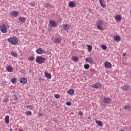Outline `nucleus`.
I'll return each instance as SVG.
<instances>
[{
  "label": "nucleus",
  "mask_w": 131,
  "mask_h": 131,
  "mask_svg": "<svg viewBox=\"0 0 131 131\" xmlns=\"http://www.w3.org/2000/svg\"><path fill=\"white\" fill-rule=\"evenodd\" d=\"M48 25L50 27L48 28L49 31H52V28H53V27H57L58 24L55 21L51 20H50Z\"/></svg>",
  "instance_id": "1"
},
{
  "label": "nucleus",
  "mask_w": 131,
  "mask_h": 131,
  "mask_svg": "<svg viewBox=\"0 0 131 131\" xmlns=\"http://www.w3.org/2000/svg\"><path fill=\"white\" fill-rule=\"evenodd\" d=\"M8 41L12 45H18V40L16 37H12L8 39Z\"/></svg>",
  "instance_id": "2"
},
{
  "label": "nucleus",
  "mask_w": 131,
  "mask_h": 131,
  "mask_svg": "<svg viewBox=\"0 0 131 131\" xmlns=\"http://www.w3.org/2000/svg\"><path fill=\"white\" fill-rule=\"evenodd\" d=\"M46 60V59L42 57V56H37L36 59V62L38 64H43L45 63V61Z\"/></svg>",
  "instance_id": "3"
},
{
  "label": "nucleus",
  "mask_w": 131,
  "mask_h": 131,
  "mask_svg": "<svg viewBox=\"0 0 131 131\" xmlns=\"http://www.w3.org/2000/svg\"><path fill=\"white\" fill-rule=\"evenodd\" d=\"M104 22L102 20H98L96 23L97 28L98 30H104V28L102 27Z\"/></svg>",
  "instance_id": "4"
},
{
  "label": "nucleus",
  "mask_w": 131,
  "mask_h": 131,
  "mask_svg": "<svg viewBox=\"0 0 131 131\" xmlns=\"http://www.w3.org/2000/svg\"><path fill=\"white\" fill-rule=\"evenodd\" d=\"M0 30L3 33H7V32H8V29L5 25L0 27Z\"/></svg>",
  "instance_id": "5"
},
{
  "label": "nucleus",
  "mask_w": 131,
  "mask_h": 131,
  "mask_svg": "<svg viewBox=\"0 0 131 131\" xmlns=\"http://www.w3.org/2000/svg\"><path fill=\"white\" fill-rule=\"evenodd\" d=\"M36 52L38 55H42V54H45L46 51H45V50L42 49V48L40 47L37 49Z\"/></svg>",
  "instance_id": "6"
},
{
  "label": "nucleus",
  "mask_w": 131,
  "mask_h": 131,
  "mask_svg": "<svg viewBox=\"0 0 131 131\" xmlns=\"http://www.w3.org/2000/svg\"><path fill=\"white\" fill-rule=\"evenodd\" d=\"M92 88H95V89H100L102 88V84L101 83H96L91 85Z\"/></svg>",
  "instance_id": "7"
},
{
  "label": "nucleus",
  "mask_w": 131,
  "mask_h": 131,
  "mask_svg": "<svg viewBox=\"0 0 131 131\" xmlns=\"http://www.w3.org/2000/svg\"><path fill=\"white\" fill-rule=\"evenodd\" d=\"M115 20L117 22H121V20H122V17H121V15H117L116 16H115Z\"/></svg>",
  "instance_id": "8"
},
{
  "label": "nucleus",
  "mask_w": 131,
  "mask_h": 131,
  "mask_svg": "<svg viewBox=\"0 0 131 131\" xmlns=\"http://www.w3.org/2000/svg\"><path fill=\"white\" fill-rule=\"evenodd\" d=\"M85 61L86 63H89V64H93L94 63V60H93V58L91 57H89L86 58Z\"/></svg>",
  "instance_id": "9"
},
{
  "label": "nucleus",
  "mask_w": 131,
  "mask_h": 131,
  "mask_svg": "<svg viewBox=\"0 0 131 131\" xmlns=\"http://www.w3.org/2000/svg\"><path fill=\"white\" fill-rule=\"evenodd\" d=\"M19 81L20 83H22L23 84H26V83H27V79L25 77H22L20 78Z\"/></svg>",
  "instance_id": "10"
},
{
  "label": "nucleus",
  "mask_w": 131,
  "mask_h": 131,
  "mask_svg": "<svg viewBox=\"0 0 131 131\" xmlns=\"http://www.w3.org/2000/svg\"><path fill=\"white\" fill-rule=\"evenodd\" d=\"M11 16H12V17H18V16H19V12L17 11H12Z\"/></svg>",
  "instance_id": "11"
},
{
  "label": "nucleus",
  "mask_w": 131,
  "mask_h": 131,
  "mask_svg": "<svg viewBox=\"0 0 131 131\" xmlns=\"http://www.w3.org/2000/svg\"><path fill=\"white\" fill-rule=\"evenodd\" d=\"M71 26L68 24H65L63 25V28L64 30H69L70 29Z\"/></svg>",
  "instance_id": "12"
},
{
  "label": "nucleus",
  "mask_w": 131,
  "mask_h": 131,
  "mask_svg": "<svg viewBox=\"0 0 131 131\" xmlns=\"http://www.w3.org/2000/svg\"><path fill=\"white\" fill-rule=\"evenodd\" d=\"M61 41H62V39H61V38L57 37L54 39V43H60Z\"/></svg>",
  "instance_id": "13"
},
{
  "label": "nucleus",
  "mask_w": 131,
  "mask_h": 131,
  "mask_svg": "<svg viewBox=\"0 0 131 131\" xmlns=\"http://www.w3.org/2000/svg\"><path fill=\"white\" fill-rule=\"evenodd\" d=\"M103 102L105 103V104H109V103L111 102V99L108 97H105L103 99Z\"/></svg>",
  "instance_id": "14"
},
{
  "label": "nucleus",
  "mask_w": 131,
  "mask_h": 131,
  "mask_svg": "<svg viewBox=\"0 0 131 131\" xmlns=\"http://www.w3.org/2000/svg\"><path fill=\"white\" fill-rule=\"evenodd\" d=\"M44 75L46 78H48V79H51L52 78V75H51V74L45 72L44 73Z\"/></svg>",
  "instance_id": "15"
},
{
  "label": "nucleus",
  "mask_w": 131,
  "mask_h": 131,
  "mask_svg": "<svg viewBox=\"0 0 131 131\" xmlns=\"http://www.w3.org/2000/svg\"><path fill=\"white\" fill-rule=\"evenodd\" d=\"M99 3L102 8H106V4H105V0H99Z\"/></svg>",
  "instance_id": "16"
},
{
  "label": "nucleus",
  "mask_w": 131,
  "mask_h": 131,
  "mask_svg": "<svg viewBox=\"0 0 131 131\" xmlns=\"http://www.w3.org/2000/svg\"><path fill=\"white\" fill-rule=\"evenodd\" d=\"M68 6L70 8H74L75 7V2L73 1H70L68 4Z\"/></svg>",
  "instance_id": "17"
},
{
  "label": "nucleus",
  "mask_w": 131,
  "mask_h": 131,
  "mask_svg": "<svg viewBox=\"0 0 131 131\" xmlns=\"http://www.w3.org/2000/svg\"><path fill=\"white\" fill-rule=\"evenodd\" d=\"M18 20L19 22L21 23H25V21H26V18L25 17H19L18 18Z\"/></svg>",
  "instance_id": "18"
},
{
  "label": "nucleus",
  "mask_w": 131,
  "mask_h": 131,
  "mask_svg": "<svg viewBox=\"0 0 131 131\" xmlns=\"http://www.w3.org/2000/svg\"><path fill=\"white\" fill-rule=\"evenodd\" d=\"M6 70L8 71V72H12V71H13V67L11 66H8L6 67Z\"/></svg>",
  "instance_id": "19"
},
{
  "label": "nucleus",
  "mask_w": 131,
  "mask_h": 131,
  "mask_svg": "<svg viewBox=\"0 0 131 131\" xmlns=\"http://www.w3.org/2000/svg\"><path fill=\"white\" fill-rule=\"evenodd\" d=\"M114 39L115 41H120L121 38L119 36L116 35L114 37Z\"/></svg>",
  "instance_id": "20"
},
{
  "label": "nucleus",
  "mask_w": 131,
  "mask_h": 131,
  "mask_svg": "<svg viewBox=\"0 0 131 131\" xmlns=\"http://www.w3.org/2000/svg\"><path fill=\"white\" fill-rule=\"evenodd\" d=\"M104 66H105V68L109 69V68H110V67H111V63H110V62H109L108 61L105 62L104 63Z\"/></svg>",
  "instance_id": "21"
},
{
  "label": "nucleus",
  "mask_w": 131,
  "mask_h": 131,
  "mask_svg": "<svg viewBox=\"0 0 131 131\" xmlns=\"http://www.w3.org/2000/svg\"><path fill=\"white\" fill-rule=\"evenodd\" d=\"M72 61H73V62H76V63H77V62L79 61V58L76 56H73L72 57Z\"/></svg>",
  "instance_id": "22"
},
{
  "label": "nucleus",
  "mask_w": 131,
  "mask_h": 131,
  "mask_svg": "<svg viewBox=\"0 0 131 131\" xmlns=\"http://www.w3.org/2000/svg\"><path fill=\"white\" fill-rule=\"evenodd\" d=\"M9 120H10V117L9 116V115H6L5 117V123H6V124L9 123Z\"/></svg>",
  "instance_id": "23"
},
{
  "label": "nucleus",
  "mask_w": 131,
  "mask_h": 131,
  "mask_svg": "<svg viewBox=\"0 0 131 131\" xmlns=\"http://www.w3.org/2000/svg\"><path fill=\"white\" fill-rule=\"evenodd\" d=\"M67 93L69 95H73L74 94V90L72 89H69L68 90Z\"/></svg>",
  "instance_id": "24"
},
{
  "label": "nucleus",
  "mask_w": 131,
  "mask_h": 131,
  "mask_svg": "<svg viewBox=\"0 0 131 131\" xmlns=\"http://www.w3.org/2000/svg\"><path fill=\"white\" fill-rule=\"evenodd\" d=\"M11 54L13 57H14L15 58H18V53L13 51L11 52Z\"/></svg>",
  "instance_id": "25"
},
{
  "label": "nucleus",
  "mask_w": 131,
  "mask_h": 131,
  "mask_svg": "<svg viewBox=\"0 0 131 131\" xmlns=\"http://www.w3.org/2000/svg\"><path fill=\"white\" fill-rule=\"evenodd\" d=\"M96 123L99 125V126H103V123L101 121L96 120Z\"/></svg>",
  "instance_id": "26"
},
{
  "label": "nucleus",
  "mask_w": 131,
  "mask_h": 131,
  "mask_svg": "<svg viewBox=\"0 0 131 131\" xmlns=\"http://www.w3.org/2000/svg\"><path fill=\"white\" fill-rule=\"evenodd\" d=\"M11 82H12V83H14L15 84H17V78H13L11 79Z\"/></svg>",
  "instance_id": "27"
},
{
  "label": "nucleus",
  "mask_w": 131,
  "mask_h": 131,
  "mask_svg": "<svg viewBox=\"0 0 131 131\" xmlns=\"http://www.w3.org/2000/svg\"><path fill=\"white\" fill-rule=\"evenodd\" d=\"M122 89H123V90H124V91H128V90H129V86L124 85L122 87Z\"/></svg>",
  "instance_id": "28"
},
{
  "label": "nucleus",
  "mask_w": 131,
  "mask_h": 131,
  "mask_svg": "<svg viewBox=\"0 0 131 131\" xmlns=\"http://www.w3.org/2000/svg\"><path fill=\"white\" fill-rule=\"evenodd\" d=\"M87 48H88V52H91L92 51V49H93V47H92V45H87Z\"/></svg>",
  "instance_id": "29"
},
{
  "label": "nucleus",
  "mask_w": 131,
  "mask_h": 131,
  "mask_svg": "<svg viewBox=\"0 0 131 131\" xmlns=\"http://www.w3.org/2000/svg\"><path fill=\"white\" fill-rule=\"evenodd\" d=\"M124 110H127L128 111H129L130 110V106L128 105H125L124 107Z\"/></svg>",
  "instance_id": "30"
},
{
  "label": "nucleus",
  "mask_w": 131,
  "mask_h": 131,
  "mask_svg": "<svg viewBox=\"0 0 131 131\" xmlns=\"http://www.w3.org/2000/svg\"><path fill=\"white\" fill-rule=\"evenodd\" d=\"M26 115L30 116L32 114V113L30 111H27L25 112Z\"/></svg>",
  "instance_id": "31"
},
{
  "label": "nucleus",
  "mask_w": 131,
  "mask_h": 131,
  "mask_svg": "<svg viewBox=\"0 0 131 131\" xmlns=\"http://www.w3.org/2000/svg\"><path fill=\"white\" fill-rule=\"evenodd\" d=\"M33 60H34V56H31L28 59V60L30 61V62H33Z\"/></svg>",
  "instance_id": "32"
},
{
  "label": "nucleus",
  "mask_w": 131,
  "mask_h": 131,
  "mask_svg": "<svg viewBox=\"0 0 131 131\" xmlns=\"http://www.w3.org/2000/svg\"><path fill=\"white\" fill-rule=\"evenodd\" d=\"M101 47L103 50H106L107 49V46H106L105 45H102Z\"/></svg>",
  "instance_id": "33"
},
{
  "label": "nucleus",
  "mask_w": 131,
  "mask_h": 131,
  "mask_svg": "<svg viewBox=\"0 0 131 131\" xmlns=\"http://www.w3.org/2000/svg\"><path fill=\"white\" fill-rule=\"evenodd\" d=\"M54 98H55L56 99H59V98H60V95H59L58 94H55Z\"/></svg>",
  "instance_id": "34"
},
{
  "label": "nucleus",
  "mask_w": 131,
  "mask_h": 131,
  "mask_svg": "<svg viewBox=\"0 0 131 131\" xmlns=\"http://www.w3.org/2000/svg\"><path fill=\"white\" fill-rule=\"evenodd\" d=\"M84 68L85 69H89L90 68V65L86 64L84 66Z\"/></svg>",
  "instance_id": "35"
},
{
  "label": "nucleus",
  "mask_w": 131,
  "mask_h": 131,
  "mask_svg": "<svg viewBox=\"0 0 131 131\" xmlns=\"http://www.w3.org/2000/svg\"><path fill=\"white\" fill-rule=\"evenodd\" d=\"M30 6H31V7H34V6H35V2H31Z\"/></svg>",
  "instance_id": "36"
},
{
  "label": "nucleus",
  "mask_w": 131,
  "mask_h": 131,
  "mask_svg": "<svg viewBox=\"0 0 131 131\" xmlns=\"http://www.w3.org/2000/svg\"><path fill=\"white\" fill-rule=\"evenodd\" d=\"M50 6H51L50 3H46L45 5V8H49Z\"/></svg>",
  "instance_id": "37"
},
{
  "label": "nucleus",
  "mask_w": 131,
  "mask_h": 131,
  "mask_svg": "<svg viewBox=\"0 0 131 131\" xmlns=\"http://www.w3.org/2000/svg\"><path fill=\"white\" fill-rule=\"evenodd\" d=\"M52 121H54V122H56V123H58V120L56 118H53L52 119Z\"/></svg>",
  "instance_id": "38"
},
{
  "label": "nucleus",
  "mask_w": 131,
  "mask_h": 131,
  "mask_svg": "<svg viewBox=\"0 0 131 131\" xmlns=\"http://www.w3.org/2000/svg\"><path fill=\"white\" fill-rule=\"evenodd\" d=\"M27 108L28 109H31V110H32L33 109V107L32 106V105H29L27 107Z\"/></svg>",
  "instance_id": "39"
},
{
  "label": "nucleus",
  "mask_w": 131,
  "mask_h": 131,
  "mask_svg": "<svg viewBox=\"0 0 131 131\" xmlns=\"http://www.w3.org/2000/svg\"><path fill=\"white\" fill-rule=\"evenodd\" d=\"M14 99L15 101H17V100H18V96H17V95H14Z\"/></svg>",
  "instance_id": "40"
},
{
  "label": "nucleus",
  "mask_w": 131,
  "mask_h": 131,
  "mask_svg": "<svg viewBox=\"0 0 131 131\" xmlns=\"http://www.w3.org/2000/svg\"><path fill=\"white\" fill-rule=\"evenodd\" d=\"M78 115H80V116H81L83 115V113L81 111H79L78 112Z\"/></svg>",
  "instance_id": "41"
},
{
  "label": "nucleus",
  "mask_w": 131,
  "mask_h": 131,
  "mask_svg": "<svg viewBox=\"0 0 131 131\" xmlns=\"http://www.w3.org/2000/svg\"><path fill=\"white\" fill-rule=\"evenodd\" d=\"M67 106H71V102H66Z\"/></svg>",
  "instance_id": "42"
},
{
  "label": "nucleus",
  "mask_w": 131,
  "mask_h": 131,
  "mask_svg": "<svg viewBox=\"0 0 131 131\" xmlns=\"http://www.w3.org/2000/svg\"><path fill=\"white\" fill-rule=\"evenodd\" d=\"M88 11L89 13H92V12H93V9L89 8V9H88Z\"/></svg>",
  "instance_id": "43"
},
{
  "label": "nucleus",
  "mask_w": 131,
  "mask_h": 131,
  "mask_svg": "<svg viewBox=\"0 0 131 131\" xmlns=\"http://www.w3.org/2000/svg\"><path fill=\"white\" fill-rule=\"evenodd\" d=\"M44 79L42 78V77H40L39 79H38V80L39 81H40V82H41V81L42 80H43Z\"/></svg>",
  "instance_id": "44"
},
{
  "label": "nucleus",
  "mask_w": 131,
  "mask_h": 131,
  "mask_svg": "<svg viewBox=\"0 0 131 131\" xmlns=\"http://www.w3.org/2000/svg\"><path fill=\"white\" fill-rule=\"evenodd\" d=\"M38 115H39V116L40 117H41V116H42V115H43V114L42 113L39 112Z\"/></svg>",
  "instance_id": "45"
},
{
  "label": "nucleus",
  "mask_w": 131,
  "mask_h": 131,
  "mask_svg": "<svg viewBox=\"0 0 131 131\" xmlns=\"http://www.w3.org/2000/svg\"><path fill=\"white\" fill-rule=\"evenodd\" d=\"M4 102H5L6 103L9 102V98H7L5 100Z\"/></svg>",
  "instance_id": "46"
},
{
  "label": "nucleus",
  "mask_w": 131,
  "mask_h": 131,
  "mask_svg": "<svg viewBox=\"0 0 131 131\" xmlns=\"http://www.w3.org/2000/svg\"><path fill=\"white\" fill-rule=\"evenodd\" d=\"M90 71H91V72H94L95 71V69H90Z\"/></svg>",
  "instance_id": "47"
},
{
  "label": "nucleus",
  "mask_w": 131,
  "mask_h": 131,
  "mask_svg": "<svg viewBox=\"0 0 131 131\" xmlns=\"http://www.w3.org/2000/svg\"><path fill=\"white\" fill-rule=\"evenodd\" d=\"M33 71H32V69H30L29 71V73H32Z\"/></svg>",
  "instance_id": "48"
},
{
  "label": "nucleus",
  "mask_w": 131,
  "mask_h": 131,
  "mask_svg": "<svg viewBox=\"0 0 131 131\" xmlns=\"http://www.w3.org/2000/svg\"><path fill=\"white\" fill-rule=\"evenodd\" d=\"M123 57H125V56H126V53H123Z\"/></svg>",
  "instance_id": "49"
},
{
  "label": "nucleus",
  "mask_w": 131,
  "mask_h": 131,
  "mask_svg": "<svg viewBox=\"0 0 131 131\" xmlns=\"http://www.w3.org/2000/svg\"><path fill=\"white\" fill-rule=\"evenodd\" d=\"M87 118H88V119H91V117L90 116L88 117Z\"/></svg>",
  "instance_id": "50"
},
{
  "label": "nucleus",
  "mask_w": 131,
  "mask_h": 131,
  "mask_svg": "<svg viewBox=\"0 0 131 131\" xmlns=\"http://www.w3.org/2000/svg\"><path fill=\"white\" fill-rule=\"evenodd\" d=\"M9 131H13V129H12V128H10V129H9Z\"/></svg>",
  "instance_id": "51"
},
{
  "label": "nucleus",
  "mask_w": 131,
  "mask_h": 131,
  "mask_svg": "<svg viewBox=\"0 0 131 131\" xmlns=\"http://www.w3.org/2000/svg\"><path fill=\"white\" fill-rule=\"evenodd\" d=\"M130 12L131 13V10L130 11Z\"/></svg>",
  "instance_id": "52"
}]
</instances>
